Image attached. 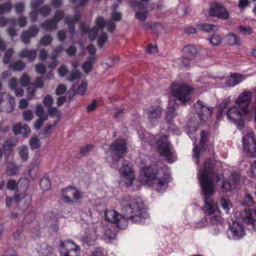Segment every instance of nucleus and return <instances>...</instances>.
<instances>
[{
    "instance_id": "15",
    "label": "nucleus",
    "mask_w": 256,
    "mask_h": 256,
    "mask_svg": "<svg viewBox=\"0 0 256 256\" xmlns=\"http://www.w3.org/2000/svg\"><path fill=\"white\" fill-rule=\"evenodd\" d=\"M146 114L150 122H152L160 118L162 116V108L158 106H151L146 110Z\"/></svg>"
},
{
    "instance_id": "60",
    "label": "nucleus",
    "mask_w": 256,
    "mask_h": 256,
    "mask_svg": "<svg viewBox=\"0 0 256 256\" xmlns=\"http://www.w3.org/2000/svg\"><path fill=\"white\" fill-rule=\"evenodd\" d=\"M230 104V100L229 98H226L221 102L218 106V108L225 110Z\"/></svg>"
},
{
    "instance_id": "22",
    "label": "nucleus",
    "mask_w": 256,
    "mask_h": 256,
    "mask_svg": "<svg viewBox=\"0 0 256 256\" xmlns=\"http://www.w3.org/2000/svg\"><path fill=\"white\" fill-rule=\"evenodd\" d=\"M86 89L87 83L84 82V80H82V84L78 86L76 91L74 86H73L68 92L69 101L72 100L76 94H79L81 96L84 95L86 92Z\"/></svg>"
},
{
    "instance_id": "57",
    "label": "nucleus",
    "mask_w": 256,
    "mask_h": 256,
    "mask_svg": "<svg viewBox=\"0 0 256 256\" xmlns=\"http://www.w3.org/2000/svg\"><path fill=\"white\" fill-rule=\"evenodd\" d=\"M35 68L36 72L41 74H44L46 72V67L42 63H39L36 64Z\"/></svg>"
},
{
    "instance_id": "53",
    "label": "nucleus",
    "mask_w": 256,
    "mask_h": 256,
    "mask_svg": "<svg viewBox=\"0 0 256 256\" xmlns=\"http://www.w3.org/2000/svg\"><path fill=\"white\" fill-rule=\"evenodd\" d=\"M39 12L42 16H47L50 12V8L49 6L44 5L39 8Z\"/></svg>"
},
{
    "instance_id": "8",
    "label": "nucleus",
    "mask_w": 256,
    "mask_h": 256,
    "mask_svg": "<svg viewBox=\"0 0 256 256\" xmlns=\"http://www.w3.org/2000/svg\"><path fill=\"white\" fill-rule=\"evenodd\" d=\"M242 146L246 154L250 157H256V138L254 132H250L242 138Z\"/></svg>"
},
{
    "instance_id": "1",
    "label": "nucleus",
    "mask_w": 256,
    "mask_h": 256,
    "mask_svg": "<svg viewBox=\"0 0 256 256\" xmlns=\"http://www.w3.org/2000/svg\"><path fill=\"white\" fill-rule=\"evenodd\" d=\"M120 207L123 214L114 210H106L104 212L105 219L115 224L120 229H124L127 226L128 220L141 222L148 217L145 206L142 202L124 199L120 202Z\"/></svg>"
},
{
    "instance_id": "7",
    "label": "nucleus",
    "mask_w": 256,
    "mask_h": 256,
    "mask_svg": "<svg viewBox=\"0 0 256 256\" xmlns=\"http://www.w3.org/2000/svg\"><path fill=\"white\" fill-rule=\"evenodd\" d=\"M108 150L113 161L118 162L124 158L128 151L126 140L117 138L110 145Z\"/></svg>"
},
{
    "instance_id": "47",
    "label": "nucleus",
    "mask_w": 256,
    "mask_h": 256,
    "mask_svg": "<svg viewBox=\"0 0 256 256\" xmlns=\"http://www.w3.org/2000/svg\"><path fill=\"white\" fill-rule=\"evenodd\" d=\"M42 102L44 106L48 108L52 106L54 99L50 95L47 94L44 97Z\"/></svg>"
},
{
    "instance_id": "31",
    "label": "nucleus",
    "mask_w": 256,
    "mask_h": 256,
    "mask_svg": "<svg viewBox=\"0 0 256 256\" xmlns=\"http://www.w3.org/2000/svg\"><path fill=\"white\" fill-rule=\"evenodd\" d=\"M94 61L95 58L94 56H90L88 58L87 61L82 64V68L85 72L88 73L92 70Z\"/></svg>"
},
{
    "instance_id": "25",
    "label": "nucleus",
    "mask_w": 256,
    "mask_h": 256,
    "mask_svg": "<svg viewBox=\"0 0 256 256\" xmlns=\"http://www.w3.org/2000/svg\"><path fill=\"white\" fill-rule=\"evenodd\" d=\"M184 56L188 57L190 59H194L197 53V50L193 44H189L185 46L182 48Z\"/></svg>"
},
{
    "instance_id": "42",
    "label": "nucleus",
    "mask_w": 256,
    "mask_h": 256,
    "mask_svg": "<svg viewBox=\"0 0 256 256\" xmlns=\"http://www.w3.org/2000/svg\"><path fill=\"white\" fill-rule=\"evenodd\" d=\"M256 220V210H250L249 212L246 217V220L248 224H253Z\"/></svg>"
},
{
    "instance_id": "52",
    "label": "nucleus",
    "mask_w": 256,
    "mask_h": 256,
    "mask_svg": "<svg viewBox=\"0 0 256 256\" xmlns=\"http://www.w3.org/2000/svg\"><path fill=\"white\" fill-rule=\"evenodd\" d=\"M31 85L36 88H42L44 86L43 78L42 77L36 78L34 83H32Z\"/></svg>"
},
{
    "instance_id": "11",
    "label": "nucleus",
    "mask_w": 256,
    "mask_h": 256,
    "mask_svg": "<svg viewBox=\"0 0 256 256\" xmlns=\"http://www.w3.org/2000/svg\"><path fill=\"white\" fill-rule=\"evenodd\" d=\"M59 251L61 256H79L80 248L72 240L61 242Z\"/></svg>"
},
{
    "instance_id": "37",
    "label": "nucleus",
    "mask_w": 256,
    "mask_h": 256,
    "mask_svg": "<svg viewBox=\"0 0 256 256\" xmlns=\"http://www.w3.org/2000/svg\"><path fill=\"white\" fill-rule=\"evenodd\" d=\"M30 148L32 150L38 148L41 145L40 140L36 136L31 138L29 141Z\"/></svg>"
},
{
    "instance_id": "28",
    "label": "nucleus",
    "mask_w": 256,
    "mask_h": 256,
    "mask_svg": "<svg viewBox=\"0 0 256 256\" xmlns=\"http://www.w3.org/2000/svg\"><path fill=\"white\" fill-rule=\"evenodd\" d=\"M122 17H111V18L106 22L108 30L110 33H114L116 28V22L120 21Z\"/></svg>"
},
{
    "instance_id": "17",
    "label": "nucleus",
    "mask_w": 256,
    "mask_h": 256,
    "mask_svg": "<svg viewBox=\"0 0 256 256\" xmlns=\"http://www.w3.org/2000/svg\"><path fill=\"white\" fill-rule=\"evenodd\" d=\"M39 30L36 26H32L28 30L23 31L20 38L22 42L26 44L30 43L32 38L35 36L38 33Z\"/></svg>"
},
{
    "instance_id": "16",
    "label": "nucleus",
    "mask_w": 256,
    "mask_h": 256,
    "mask_svg": "<svg viewBox=\"0 0 256 256\" xmlns=\"http://www.w3.org/2000/svg\"><path fill=\"white\" fill-rule=\"evenodd\" d=\"M210 16H228V12L222 4L214 2L210 9Z\"/></svg>"
},
{
    "instance_id": "36",
    "label": "nucleus",
    "mask_w": 256,
    "mask_h": 256,
    "mask_svg": "<svg viewBox=\"0 0 256 256\" xmlns=\"http://www.w3.org/2000/svg\"><path fill=\"white\" fill-rule=\"evenodd\" d=\"M26 67V64L22 60H18L10 66V68L14 71H21Z\"/></svg>"
},
{
    "instance_id": "56",
    "label": "nucleus",
    "mask_w": 256,
    "mask_h": 256,
    "mask_svg": "<svg viewBox=\"0 0 256 256\" xmlns=\"http://www.w3.org/2000/svg\"><path fill=\"white\" fill-rule=\"evenodd\" d=\"M244 203H246L248 206H254L255 204L252 196L248 194L246 195Z\"/></svg>"
},
{
    "instance_id": "61",
    "label": "nucleus",
    "mask_w": 256,
    "mask_h": 256,
    "mask_svg": "<svg viewBox=\"0 0 256 256\" xmlns=\"http://www.w3.org/2000/svg\"><path fill=\"white\" fill-rule=\"evenodd\" d=\"M93 148V145L91 144H88L81 149L80 154H83L84 156L86 155L88 152L92 150Z\"/></svg>"
},
{
    "instance_id": "58",
    "label": "nucleus",
    "mask_w": 256,
    "mask_h": 256,
    "mask_svg": "<svg viewBox=\"0 0 256 256\" xmlns=\"http://www.w3.org/2000/svg\"><path fill=\"white\" fill-rule=\"evenodd\" d=\"M238 28L240 32L244 35H250L252 33V30L250 27L240 26Z\"/></svg>"
},
{
    "instance_id": "6",
    "label": "nucleus",
    "mask_w": 256,
    "mask_h": 256,
    "mask_svg": "<svg viewBox=\"0 0 256 256\" xmlns=\"http://www.w3.org/2000/svg\"><path fill=\"white\" fill-rule=\"evenodd\" d=\"M170 90L172 95L184 104L190 100V93L193 90L186 84L174 82L170 86Z\"/></svg>"
},
{
    "instance_id": "12",
    "label": "nucleus",
    "mask_w": 256,
    "mask_h": 256,
    "mask_svg": "<svg viewBox=\"0 0 256 256\" xmlns=\"http://www.w3.org/2000/svg\"><path fill=\"white\" fill-rule=\"evenodd\" d=\"M62 200L69 204L77 202L82 198L80 192L76 188L68 186L62 191Z\"/></svg>"
},
{
    "instance_id": "10",
    "label": "nucleus",
    "mask_w": 256,
    "mask_h": 256,
    "mask_svg": "<svg viewBox=\"0 0 256 256\" xmlns=\"http://www.w3.org/2000/svg\"><path fill=\"white\" fill-rule=\"evenodd\" d=\"M140 20V26L146 31L154 34H158L165 32L164 26L161 23L147 20V17H136Z\"/></svg>"
},
{
    "instance_id": "51",
    "label": "nucleus",
    "mask_w": 256,
    "mask_h": 256,
    "mask_svg": "<svg viewBox=\"0 0 256 256\" xmlns=\"http://www.w3.org/2000/svg\"><path fill=\"white\" fill-rule=\"evenodd\" d=\"M36 109V116L38 118L48 116V115L44 113V108L40 104H37Z\"/></svg>"
},
{
    "instance_id": "24",
    "label": "nucleus",
    "mask_w": 256,
    "mask_h": 256,
    "mask_svg": "<svg viewBox=\"0 0 256 256\" xmlns=\"http://www.w3.org/2000/svg\"><path fill=\"white\" fill-rule=\"evenodd\" d=\"M36 50H28L24 48L20 50L18 54L21 58H27L30 62H32L36 57Z\"/></svg>"
},
{
    "instance_id": "43",
    "label": "nucleus",
    "mask_w": 256,
    "mask_h": 256,
    "mask_svg": "<svg viewBox=\"0 0 256 256\" xmlns=\"http://www.w3.org/2000/svg\"><path fill=\"white\" fill-rule=\"evenodd\" d=\"M99 30H98L97 27H94V26L90 28L88 32V38L90 41H94L96 40L98 36Z\"/></svg>"
},
{
    "instance_id": "27",
    "label": "nucleus",
    "mask_w": 256,
    "mask_h": 256,
    "mask_svg": "<svg viewBox=\"0 0 256 256\" xmlns=\"http://www.w3.org/2000/svg\"><path fill=\"white\" fill-rule=\"evenodd\" d=\"M226 42L230 46H240V39L234 34H228L226 36Z\"/></svg>"
},
{
    "instance_id": "2",
    "label": "nucleus",
    "mask_w": 256,
    "mask_h": 256,
    "mask_svg": "<svg viewBox=\"0 0 256 256\" xmlns=\"http://www.w3.org/2000/svg\"><path fill=\"white\" fill-rule=\"evenodd\" d=\"M214 174V162L211 158L205 160L198 174L202 194L204 196L205 206L208 207L210 214L214 212L213 202L211 196L215 192V185L212 180Z\"/></svg>"
},
{
    "instance_id": "38",
    "label": "nucleus",
    "mask_w": 256,
    "mask_h": 256,
    "mask_svg": "<svg viewBox=\"0 0 256 256\" xmlns=\"http://www.w3.org/2000/svg\"><path fill=\"white\" fill-rule=\"evenodd\" d=\"M108 36L104 32H102L98 39V46L100 48H102L108 41Z\"/></svg>"
},
{
    "instance_id": "64",
    "label": "nucleus",
    "mask_w": 256,
    "mask_h": 256,
    "mask_svg": "<svg viewBox=\"0 0 256 256\" xmlns=\"http://www.w3.org/2000/svg\"><path fill=\"white\" fill-rule=\"evenodd\" d=\"M58 72L60 76H64L68 72V68L65 65L61 66L58 69Z\"/></svg>"
},
{
    "instance_id": "20",
    "label": "nucleus",
    "mask_w": 256,
    "mask_h": 256,
    "mask_svg": "<svg viewBox=\"0 0 256 256\" xmlns=\"http://www.w3.org/2000/svg\"><path fill=\"white\" fill-rule=\"evenodd\" d=\"M168 108L166 114V119L170 125H172L176 116L175 110L178 105L175 100H170L168 104Z\"/></svg>"
},
{
    "instance_id": "23",
    "label": "nucleus",
    "mask_w": 256,
    "mask_h": 256,
    "mask_svg": "<svg viewBox=\"0 0 256 256\" xmlns=\"http://www.w3.org/2000/svg\"><path fill=\"white\" fill-rule=\"evenodd\" d=\"M17 140L16 138H10L6 140L2 144V151L6 157L8 158L12 150V147L16 145Z\"/></svg>"
},
{
    "instance_id": "9",
    "label": "nucleus",
    "mask_w": 256,
    "mask_h": 256,
    "mask_svg": "<svg viewBox=\"0 0 256 256\" xmlns=\"http://www.w3.org/2000/svg\"><path fill=\"white\" fill-rule=\"evenodd\" d=\"M195 112L201 122L208 121L211 118L214 108L208 106L204 102L198 100L194 106Z\"/></svg>"
},
{
    "instance_id": "33",
    "label": "nucleus",
    "mask_w": 256,
    "mask_h": 256,
    "mask_svg": "<svg viewBox=\"0 0 256 256\" xmlns=\"http://www.w3.org/2000/svg\"><path fill=\"white\" fill-rule=\"evenodd\" d=\"M40 185L41 189L43 190H47L50 188L51 182L48 176L45 175L42 178H41Z\"/></svg>"
},
{
    "instance_id": "45",
    "label": "nucleus",
    "mask_w": 256,
    "mask_h": 256,
    "mask_svg": "<svg viewBox=\"0 0 256 256\" xmlns=\"http://www.w3.org/2000/svg\"><path fill=\"white\" fill-rule=\"evenodd\" d=\"M30 78L26 74H24L20 78V83L22 86H29L30 84Z\"/></svg>"
},
{
    "instance_id": "55",
    "label": "nucleus",
    "mask_w": 256,
    "mask_h": 256,
    "mask_svg": "<svg viewBox=\"0 0 256 256\" xmlns=\"http://www.w3.org/2000/svg\"><path fill=\"white\" fill-rule=\"evenodd\" d=\"M22 116L24 120L26 122L30 121L34 118L33 114L31 110L24 111L22 112Z\"/></svg>"
},
{
    "instance_id": "34",
    "label": "nucleus",
    "mask_w": 256,
    "mask_h": 256,
    "mask_svg": "<svg viewBox=\"0 0 256 256\" xmlns=\"http://www.w3.org/2000/svg\"><path fill=\"white\" fill-rule=\"evenodd\" d=\"M12 9V4L10 1L0 4V15L10 12Z\"/></svg>"
},
{
    "instance_id": "29",
    "label": "nucleus",
    "mask_w": 256,
    "mask_h": 256,
    "mask_svg": "<svg viewBox=\"0 0 256 256\" xmlns=\"http://www.w3.org/2000/svg\"><path fill=\"white\" fill-rule=\"evenodd\" d=\"M197 26L198 30L208 32L217 30L218 28V26L216 25L207 24L204 22L198 24Z\"/></svg>"
},
{
    "instance_id": "41",
    "label": "nucleus",
    "mask_w": 256,
    "mask_h": 256,
    "mask_svg": "<svg viewBox=\"0 0 256 256\" xmlns=\"http://www.w3.org/2000/svg\"><path fill=\"white\" fill-rule=\"evenodd\" d=\"M81 73L78 70H72L70 74L68 77L67 79L68 81L74 82L75 80L80 79L81 77Z\"/></svg>"
},
{
    "instance_id": "59",
    "label": "nucleus",
    "mask_w": 256,
    "mask_h": 256,
    "mask_svg": "<svg viewBox=\"0 0 256 256\" xmlns=\"http://www.w3.org/2000/svg\"><path fill=\"white\" fill-rule=\"evenodd\" d=\"M22 123L19 122L14 124L12 128V131L15 135L20 134L22 131Z\"/></svg>"
},
{
    "instance_id": "62",
    "label": "nucleus",
    "mask_w": 256,
    "mask_h": 256,
    "mask_svg": "<svg viewBox=\"0 0 256 256\" xmlns=\"http://www.w3.org/2000/svg\"><path fill=\"white\" fill-rule=\"evenodd\" d=\"M22 131L20 134H22L24 137H27L29 134L30 132V130L26 124L22 125Z\"/></svg>"
},
{
    "instance_id": "30",
    "label": "nucleus",
    "mask_w": 256,
    "mask_h": 256,
    "mask_svg": "<svg viewBox=\"0 0 256 256\" xmlns=\"http://www.w3.org/2000/svg\"><path fill=\"white\" fill-rule=\"evenodd\" d=\"M81 17H66L65 22L68 24V28L70 34H73L75 29L74 20H78Z\"/></svg>"
},
{
    "instance_id": "32",
    "label": "nucleus",
    "mask_w": 256,
    "mask_h": 256,
    "mask_svg": "<svg viewBox=\"0 0 256 256\" xmlns=\"http://www.w3.org/2000/svg\"><path fill=\"white\" fill-rule=\"evenodd\" d=\"M18 153L23 162H26L28 158V148L24 145L18 148Z\"/></svg>"
},
{
    "instance_id": "26",
    "label": "nucleus",
    "mask_w": 256,
    "mask_h": 256,
    "mask_svg": "<svg viewBox=\"0 0 256 256\" xmlns=\"http://www.w3.org/2000/svg\"><path fill=\"white\" fill-rule=\"evenodd\" d=\"M97 237L96 232L93 230L90 233L86 234V236L82 238V241L88 246H94L96 244Z\"/></svg>"
},
{
    "instance_id": "18",
    "label": "nucleus",
    "mask_w": 256,
    "mask_h": 256,
    "mask_svg": "<svg viewBox=\"0 0 256 256\" xmlns=\"http://www.w3.org/2000/svg\"><path fill=\"white\" fill-rule=\"evenodd\" d=\"M230 231L235 239L242 238L244 235V228L242 224L237 222H233L229 225Z\"/></svg>"
},
{
    "instance_id": "5",
    "label": "nucleus",
    "mask_w": 256,
    "mask_h": 256,
    "mask_svg": "<svg viewBox=\"0 0 256 256\" xmlns=\"http://www.w3.org/2000/svg\"><path fill=\"white\" fill-rule=\"evenodd\" d=\"M152 139L156 144L158 151L160 156L165 157L168 162L172 163L174 160L172 156L173 152L170 148V144L166 135L152 136Z\"/></svg>"
},
{
    "instance_id": "35",
    "label": "nucleus",
    "mask_w": 256,
    "mask_h": 256,
    "mask_svg": "<svg viewBox=\"0 0 256 256\" xmlns=\"http://www.w3.org/2000/svg\"><path fill=\"white\" fill-rule=\"evenodd\" d=\"M16 21L12 20V24L6 30L8 34L10 37L11 38H13L15 36H17V31L16 29Z\"/></svg>"
},
{
    "instance_id": "49",
    "label": "nucleus",
    "mask_w": 256,
    "mask_h": 256,
    "mask_svg": "<svg viewBox=\"0 0 256 256\" xmlns=\"http://www.w3.org/2000/svg\"><path fill=\"white\" fill-rule=\"evenodd\" d=\"M14 8L16 14H22L24 10V4L22 2H19L16 3L14 5Z\"/></svg>"
},
{
    "instance_id": "39",
    "label": "nucleus",
    "mask_w": 256,
    "mask_h": 256,
    "mask_svg": "<svg viewBox=\"0 0 256 256\" xmlns=\"http://www.w3.org/2000/svg\"><path fill=\"white\" fill-rule=\"evenodd\" d=\"M232 186V184L227 179H224L222 181L221 189L222 192H230Z\"/></svg>"
},
{
    "instance_id": "48",
    "label": "nucleus",
    "mask_w": 256,
    "mask_h": 256,
    "mask_svg": "<svg viewBox=\"0 0 256 256\" xmlns=\"http://www.w3.org/2000/svg\"><path fill=\"white\" fill-rule=\"evenodd\" d=\"M52 40V36L50 34H46L42 37L40 41V44L43 46L50 44Z\"/></svg>"
},
{
    "instance_id": "40",
    "label": "nucleus",
    "mask_w": 256,
    "mask_h": 256,
    "mask_svg": "<svg viewBox=\"0 0 256 256\" xmlns=\"http://www.w3.org/2000/svg\"><path fill=\"white\" fill-rule=\"evenodd\" d=\"M106 21L104 20L103 17H97L95 20L96 26L94 27H97L98 30H103L106 26Z\"/></svg>"
},
{
    "instance_id": "50",
    "label": "nucleus",
    "mask_w": 256,
    "mask_h": 256,
    "mask_svg": "<svg viewBox=\"0 0 256 256\" xmlns=\"http://www.w3.org/2000/svg\"><path fill=\"white\" fill-rule=\"evenodd\" d=\"M48 118V116L38 118V120L35 122L34 124V128L36 130H40L43 125L44 122Z\"/></svg>"
},
{
    "instance_id": "63",
    "label": "nucleus",
    "mask_w": 256,
    "mask_h": 256,
    "mask_svg": "<svg viewBox=\"0 0 256 256\" xmlns=\"http://www.w3.org/2000/svg\"><path fill=\"white\" fill-rule=\"evenodd\" d=\"M66 90V87L62 84H59L56 90V94L60 95L64 94Z\"/></svg>"
},
{
    "instance_id": "54",
    "label": "nucleus",
    "mask_w": 256,
    "mask_h": 256,
    "mask_svg": "<svg viewBox=\"0 0 256 256\" xmlns=\"http://www.w3.org/2000/svg\"><path fill=\"white\" fill-rule=\"evenodd\" d=\"M48 113L52 118H54L56 116L58 117V118L60 116V112L56 107L51 106L48 108Z\"/></svg>"
},
{
    "instance_id": "46",
    "label": "nucleus",
    "mask_w": 256,
    "mask_h": 256,
    "mask_svg": "<svg viewBox=\"0 0 256 256\" xmlns=\"http://www.w3.org/2000/svg\"><path fill=\"white\" fill-rule=\"evenodd\" d=\"M208 40L212 45L217 46L221 43L222 38L219 35L213 34L210 38H208Z\"/></svg>"
},
{
    "instance_id": "4",
    "label": "nucleus",
    "mask_w": 256,
    "mask_h": 256,
    "mask_svg": "<svg viewBox=\"0 0 256 256\" xmlns=\"http://www.w3.org/2000/svg\"><path fill=\"white\" fill-rule=\"evenodd\" d=\"M140 174L146 183L160 188H166L170 178V174L156 164H152L143 168Z\"/></svg>"
},
{
    "instance_id": "3",
    "label": "nucleus",
    "mask_w": 256,
    "mask_h": 256,
    "mask_svg": "<svg viewBox=\"0 0 256 256\" xmlns=\"http://www.w3.org/2000/svg\"><path fill=\"white\" fill-rule=\"evenodd\" d=\"M252 92L244 91L236 99V106L228 109L226 112L228 118L232 121L236 128L242 130L244 125L243 118L250 114V106L252 102Z\"/></svg>"
},
{
    "instance_id": "19",
    "label": "nucleus",
    "mask_w": 256,
    "mask_h": 256,
    "mask_svg": "<svg viewBox=\"0 0 256 256\" xmlns=\"http://www.w3.org/2000/svg\"><path fill=\"white\" fill-rule=\"evenodd\" d=\"M63 17H53L40 24V26L46 30H52L58 28V24Z\"/></svg>"
},
{
    "instance_id": "21",
    "label": "nucleus",
    "mask_w": 256,
    "mask_h": 256,
    "mask_svg": "<svg viewBox=\"0 0 256 256\" xmlns=\"http://www.w3.org/2000/svg\"><path fill=\"white\" fill-rule=\"evenodd\" d=\"M244 76L238 73H234L230 74V78L227 80L226 86L228 87H234L239 84L244 80Z\"/></svg>"
},
{
    "instance_id": "14",
    "label": "nucleus",
    "mask_w": 256,
    "mask_h": 256,
    "mask_svg": "<svg viewBox=\"0 0 256 256\" xmlns=\"http://www.w3.org/2000/svg\"><path fill=\"white\" fill-rule=\"evenodd\" d=\"M122 176L126 186L132 185L135 178L134 171L127 161H124L120 169Z\"/></svg>"
},
{
    "instance_id": "44",
    "label": "nucleus",
    "mask_w": 256,
    "mask_h": 256,
    "mask_svg": "<svg viewBox=\"0 0 256 256\" xmlns=\"http://www.w3.org/2000/svg\"><path fill=\"white\" fill-rule=\"evenodd\" d=\"M14 50L10 48L6 50L2 58V62L4 64H8L13 54Z\"/></svg>"
},
{
    "instance_id": "13",
    "label": "nucleus",
    "mask_w": 256,
    "mask_h": 256,
    "mask_svg": "<svg viewBox=\"0 0 256 256\" xmlns=\"http://www.w3.org/2000/svg\"><path fill=\"white\" fill-rule=\"evenodd\" d=\"M208 138V132L202 130L200 132V139L199 142V146H194L193 149V158L197 165H198L200 162V152L204 148Z\"/></svg>"
}]
</instances>
